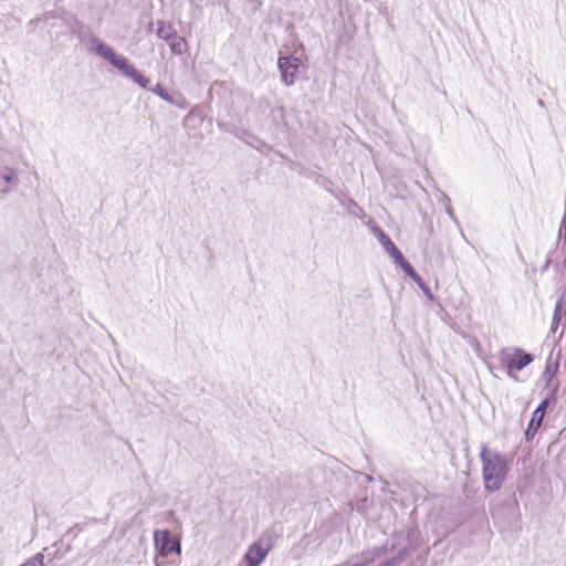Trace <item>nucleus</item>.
I'll return each instance as SVG.
<instances>
[{"mask_svg": "<svg viewBox=\"0 0 566 566\" xmlns=\"http://www.w3.org/2000/svg\"><path fill=\"white\" fill-rule=\"evenodd\" d=\"M480 460L484 489L489 492L499 491L507 478L510 460L497 451L489 449L485 443L480 447Z\"/></svg>", "mask_w": 566, "mask_h": 566, "instance_id": "obj_1", "label": "nucleus"}, {"mask_svg": "<svg viewBox=\"0 0 566 566\" xmlns=\"http://www.w3.org/2000/svg\"><path fill=\"white\" fill-rule=\"evenodd\" d=\"M92 44L94 45L95 52L107 60L123 75L132 78L143 88L148 87L150 83L149 78L145 77L139 71H137L125 56L117 54L111 46L104 44L97 39H93Z\"/></svg>", "mask_w": 566, "mask_h": 566, "instance_id": "obj_2", "label": "nucleus"}, {"mask_svg": "<svg viewBox=\"0 0 566 566\" xmlns=\"http://www.w3.org/2000/svg\"><path fill=\"white\" fill-rule=\"evenodd\" d=\"M500 361L507 369V375L520 371L533 361V356L521 348H504L500 352Z\"/></svg>", "mask_w": 566, "mask_h": 566, "instance_id": "obj_3", "label": "nucleus"}, {"mask_svg": "<svg viewBox=\"0 0 566 566\" xmlns=\"http://www.w3.org/2000/svg\"><path fill=\"white\" fill-rule=\"evenodd\" d=\"M277 67L281 72L282 82L286 86L295 83L298 70L301 67V60L293 55L280 56L277 60Z\"/></svg>", "mask_w": 566, "mask_h": 566, "instance_id": "obj_4", "label": "nucleus"}, {"mask_svg": "<svg viewBox=\"0 0 566 566\" xmlns=\"http://www.w3.org/2000/svg\"><path fill=\"white\" fill-rule=\"evenodd\" d=\"M154 539L157 551L163 556H169L174 552H180L179 542L171 537L169 531H156L154 534Z\"/></svg>", "mask_w": 566, "mask_h": 566, "instance_id": "obj_5", "label": "nucleus"}, {"mask_svg": "<svg viewBox=\"0 0 566 566\" xmlns=\"http://www.w3.org/2000/svg\"><path fill=\"white\" fill-rule=\"evenodd\" d=\"M20 184L19 171L12 167H4L0 170V195H9Z\"/></svg>", "mask_w": 566, "mask_h": 566, "instance_id": "obj_6", "label": "nucleus"}, {"mask_svg": "<svg viewBox=\"0 0 566 566\" xmlns=\"http://www.w3.org/2000/svg\"><path fill=\"white\" fill-rule=\"evenodd\" d=\"M269 549L270 545L262 539L253 543L244 555L247 566H259L265 558Z\"/></svg>", "mask_w": 566, "mask_h": 566, "instance_id": "obj_7", "label": "nucleus"}, {"mask_svg": "<svg viewBox=\"0 0 566 566\" xmlns=\"http://www.w3.org/2000/svg\"><path fill=\"white\" fill-rule=\"evenodd\" d=\"M547 405V400L542 401L541 405L533 412V416L525 432L527 439L533 438L535 436L537 429L539 428L543 421Z\"/></svg>", "mask_w": 566, "mask_h": 566, "instance_id": "obj_8", "label": "nucleus"}, {"mask_svg": "<svg viewBox=\"0 0 566 566\" xmlns=\"http://www.w3.org/2000/svg\"><path fill=\"white\" fill-rule=\"evenodd\" d=\"M50 19H64L66 23H70L71 20H74V18L71 14H69L65 10H54L43 13L42 17L32 19L29 22V25H35L39 21H48Z\"/></svg>", "mask_w": 566, "mask_h": 566, "instance_id": "obj_9", "label": "nucleus"}, {"mask_svg": "<svg viewBox=\"0 0 566 566\" xmlns=\"http://www.w3.org/2000/svg\"><path fill=\"white\" fill-rule=\"evenodd\" d=\"M405 273L410 276L415 282L416 284L420 287V290L423 292V294L430 300L432 301L433 300V295L430 291V289L424 284V282L422 281V279L417 274V272L413 270V268L411 266V264H406L405 265Z\"/></svg>", "mask_w": 566, "mask_h": 566, "instance_id": "obj_10", "label": "nucleus"}, {"mask_svg": "<svg viewBox=\"0 0 566 566\" xmlns=\"http://www.w3.org/2000/svg\"><path fill=\"white\" fill-rule=\"evenodd\" d=\"M373 233L378 239L386 252H389L395 247L390 238L377 226L373 227Z\"/></svg>", "mask_w": 566, "mask_h": 566, "instance_id": "obj_11", "label": "nucleus"}, {"mask_svg": "<svg viewBox=\"0 0 566 566\" xmlns=\"http://www.w3.org/2000/svg\"><path fill=\"white\" fill-rule=\"evenodd\" d=\"M157 25H158V28H157L158 38L169 42L171 40V38L174 35H176V31L172 28V25L167 24L164 21H158Z\"/></svg>", "mask_w": 566, "mask_h": 566, "instance_id": "obj_12", "label": "nucleus"}, {"mask_svg": "<svg viewBox=\"0 0 566 566\" xmlns=\"http://www.w3.org/2000/svg\"><path fill=\"white\" fill-rule=\"evenodd\" d=\"M168 43L175 54L181 55L187 51V42L182 36L174 35Z\"/></svg>", "mask_w": 566, "mask_h": 566, "instance_id": "obj_13", "label": "nucleus"}, {"mask_svg": "<svg viewBox=\"0 0 566 566\" xmlns=\"http://www.w3.org/2000/svg\"><path fill=\"white\" fill-rule=\"evenodd\" d=\"M394 260L395 262L400 265V268L402 269V271L405 272V265L406 264H410L409 262H407L402 255V253L397 249V247L395 245L392 248V250H390L389 252H387Z\"/></svg>", "mask_w": 566, "mask_h": 566, "instance_id": "obj_14", "label": "nucleus"}, {"mask_svg": "<svg viewBox=\"0 0 566 566\" xmlns=\"http://www.w3.org/2000/svg\"><path fill=\"white\" fill-rule=\"evenodd\" d=\"M20 566H44V555L42 553H38Z\"/></svg>", "mask_w": 566, "mask_h": 566, "instance_id": "obj_15", "label": "nucleus"}, {"mask_svg": "<svg viewBox=\"0 0 566 566\" xmlns=\"http://www.w3.org/2000/svg\"><path fill=\"white\" fill-rule=\"evenodd\" d=\"M562 312H563V305H562V302L558 301L556 306H555L554 315H553V322H552V331L553 332L556 331V327H557V325L559 324V322L562 319Z\"/></svg>", "mask_w": 566, "mask_h": 566, "instance_id": "obj_16", "label": "nucleus"}, {"mask_svg": "<svg viewBox=\"0 0 566 566\" xmlns=\"http://www.w3.org/2000/svg\"><path fill=\"white\" fill-rule=\"evenodd\" d=\"M163 99L170 103V104H175L176 106L180 107V108H184L186 106V101L184 97L181 96H178L177 99H175L170 94H168L167 92L165 93V95L163 96Z\"/></svg>", "mask_w": 566, "mask_h": 566, "instance_id": "obj_17", "label": "nucleus"}, {"mask_svg": "<svg viewBox=\"0 0 566 566\" xmlns=\"http://www.w3.org/2000/svg\"><path fill=\"white\" fill-rule=\"evenodd\" d=\"M163 99L170 103V104H175L176 106L180 107V108H184L186 106V101L184 97L181 96H178L177 99H175L170 94H168L167 92L165 93V95L163 96Z\"/></svg>", "mask_w": 566, "mask_h": 566, "instance_id": "obj_18", "label": "nucleus"}, {"mask_svg": "<svg viewBox=\"0 0 566 566\" xmlns=\"http://www.w3.org/2000/svg\"><path fill=\"white\" fill-rule=\"evenodd\" d=\"M151 91L158 95L160 98H163V96L165 95L166 91L164 90V87L160 85V84H157L154 88H151Z\"/></svg>", "mask_w": 566, "mask_h": 566, "instance_id": "obj_19", "label": "nucleus"}, {"mask_svg": "<svg viewBox=\"0 0 566 566\" xmlns=\"http://www.w3.org/2000/svg\"><path fill=\"white\" fill-rule=\"evenodd\" d=\"M191 116H192V112H190V113L187 115L186 119L190 118Z\"/></svg>", "mask_w": 566, "mask_h": 566, "instance_id": "obj_20", "label": "nucleus"}]
</instances>
